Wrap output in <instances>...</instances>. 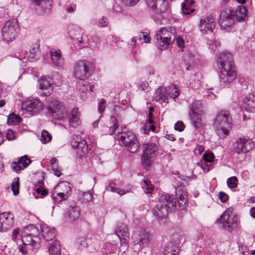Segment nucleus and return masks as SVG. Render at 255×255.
I'll use <instances>...</instances> for the list:
<instances>
[{"mask_svg": "<svg viewBox=\"0 0 255 255\" xmlns=\"http://www.w3.org/2000/svg\"><path fill=\"white\" fill-rule=\"evenodd\" d=\"M231 124L232 118L228 111H221L217 114L213 123V128L220 138L223 139L229 134Z\"/></svg>", "mask_w": 255, "mask_h": 255, "instance_id": "nucleus-3", "label": "nucleus"}, {"mask_svg": "<svg viewBox=\"0 0 255 255\" xmlns=\"http://www.w3.org/2000/svg\"><path fill=\"white\" fill-rule=\"evenodd\" d=\"M109 21L106 16H103L99 20L98 25L101 27H104L108 25Z\"/></svg>", "mask_w": 255, "mask_h": 255, "instance_id": "nucleus-57", "label": "nucleus"}, {"mask_svg": "<svg viewBox=\"0 0 255 255\" xmlns=\"http://www.w3.org/2000/svg\"><path fill=\"white\" fill-rule=\"evenodd\" d=\"M13 215L10 212L0 214V232H6L13 225Z\"/></svg>", "mask_w": 255, "mask_h": 255, "instance_id": "nucleus-16", "label": "nucleus"}, {"mask_svg": "<svg viewBox=\"0 0 255 255\" xmlns=\"http://www.w3.org/2000/svg\"><path fill=\"white\" fill-rule=\"evenodd\" d=\"M204 150V147L201 145H197L194 149V153L196 155H201Z\"/></svg>", "mask_w": 255, "mask_h": 255, "instance_id": "nucleus-61", "label": "nucleus"}, {"mask_svg": "<svg viewBox=\"0 0 255 255\" xmlns=\"http://www.w3.org/2000/svg\"><path fill=\"white\" fill-rule=\"evenodd\" d=\"M193 4V0H185L184 2L181 4V10L183 14L184 15H189L193 12L195 9L191 7Z\"/></svg>", "mask_w": 255, "mask_h": 255, "instance_id": "nucleus-36", "label": "nucleus"}, {"mask_svg": "<svg viewBox=\"0 0 255 255\" xmlns=\"http://www.w3.org/2000/svg\"><path fill=\"white\" fill-rule=\"evenodd\" d=\"M55 193L60 198V200H57L56 198H54L58 203L66 200L71 194L70 183L67 182H62L59 183L55 188Z\"/></svg>", "mask_w": 255, "mask_h": 255, "instance_id": "nucleus-15", "label": "nucleus"}, {"mask_svg": "<svg viewBox=\"0 0 255 255\" xmlns=\"http://www.w3.org/2000/svg\"><path fill=\"white\" fill-rule=\"evenodd\" d=\"M184 239L180 234H173L170 241L166 244L163 249L164 255H179L180 245Z\"/></svg>", "mask_w": 255, "mask_h": 255, "instance_id": "nucleus-10", "label": "nucleus"}, {"mask_svg": "<svg viewBox=\"0 0 255 255\" xmlns=\"http://www.w3.org/2000/svg\"><path fill=\"white\" fill-rule=\"evenodd\" d=\"M249 11L247 6L240 5V22L246 21L248 19Z\"/></svg>", "mask_w": 255, "mask_h": 255, "instance_id": "nucleus-43", "label": "nucleus"}, {"mask_svg": "<svg viewBox=\"0 0 255 255\" xmlns=\"http://www.w3.org/2000/svg\"><path fill=\"white\" fill-rule=\"evenodd\" d=\"M47 109L53 118L59 120L65 119L68 112L67 108L61 102L54 99L48 100Z\"/></svg>", "mask_w": 255, "mask_h": 255, "instance_id": "nucleus-9", "label": "nucleus"}, {"mask_svg": "<svg viewBox=\"0 0 255 255\" xmlns=\"http://www.w3.org/2000/svg\"><path fill=\"white\" fill-rule=\"evenodd\" d=\"M6 137L7 140H12L14 139L15 136L14 135V132L12 130L8 129L7 130L6 134Z\"/></svg>", "mask_w": 255, "mask_h": 255, "instance_id": "nucleus-59", "label": "nucleus"}, {"mask_svg": "<svg viewBox=\"0 0 255 255\" xmlns=\"http://www.w3.org/2000/svg\"><path fill=\"white\" fill-rule=\"evenodd\" d=\"M201 103L199 101L193 102L189 113H201Z\"/></svg>", "mask_w": 255, "mask_h": 255, "instance_id": "nucleus-46", "label": "nucleus"}, {"mask_svg": "<svg viewBox=\"0 0 255 255\" xmlns=\"http://www.w3.org/2000/svg\"><path fill=\"white\" fill-rule=\"evenodd\" d=\"M215 26V21L212 16H207L200 19V29L203 34L208 31L212 32Z\"/></svg>", "mask_w": 255, "mask_h": 255, "instance_id": "nucleus-19", "label": "nucleus"}, {"mask_svg": "<svg viewBox=\"0 0 255 255\" xmlns=\"http://www.w3.org/2000/svg\"><path fill=\"white\" fill-rule=\"evenodd\" d=\"M176 196L178 199L179 207L181 210H184L187 206V192L183 187L178 186L176 189Z\"/></svg>", "mask_w": 255, "mask_h": 255, "instance_id": "nucleus-20", "label": "nucleus"}, {"mask_svg": "<svg viewBox=\"0 0 255 255\" xmlns=\"http://www.w3.org/2000/svg\"><path fill=\"white\" fill-rule=\"evenodd\" d=\"M176 35V29L175 27L161 28L155 34L156 43L161 50L168 48L171 43L175 40Z\"/></svg>", "mask_w": 255, "mask_h": 255, "instance_id": "nucleus-5", "label": "nucleus"}, {"mask_svg": "<svg viewBox=\"0 0 255 255\" xmlns=\"http://www.w3.org/2000/svg\"><path fill=\"white\" fill-rule=\"evenodd\" d=\"M177 45L180 48L184 47V41L180 36H178L176 39Z\"/></svg>", "mask_w": 255, "mask_h": 255, "instance_id": "nucleus-62", "label": "nucleus"}, {"mask_svg": "<svg viewBox=\"0 0 255 255\" xmlns=\"http://www.w3.org/2000/svg\"><path fill=\"white\" fill-rule=\"evenodd\" d=\"M90 63L89 61H79L75 65L73 75L78 80L76 82V88L83 94L81 95L82 99L86 98V92L88 88L91 90V87L89 86L88 79L90 75L89 67Z\"/></svg>", "mask_w": 255, "mask_h": 255, "instance_id": "nucleus-2", "label": "nucleus"}, {"mask_svg": "<svg viewBox=\"0 0 255 255\" xmlns=\"http://www.w3.org/2000/svg\"><path fill=\"white\" fill-rule=\"evenodd\" d=\"M119 141L122 143L131 153L135 152L138 147V141L133 132L124 128L118 135Z\"/></svg>", "mask_w": 255, "mask_h": 255, "instance_id": "nucleus-6", "label": "nucleus"}, {"mask_svg": "<svg viewBox=\"0 0 255 255\" xmlns=\"http://www.w3.org/2000/svg\"><path fill=\"white\" fill-rule=\"evenodd\" d=\"M238 210L233 207H229L222 214L217 222L222 225L225 230L232 232L235 230L238 225Z\"/></svg>", "mask_w": 255, "mask_h": 255, "instance_id": "nucleus-4", "label": "nucleus"}, {"mask_svg": "<svg viewBox=\"0 0 255 255\" xmlns=\"http://www.w3.org/2000/svg\"><path fill=\"white\" fill-rule=\"evenodd\" d=\"M118 127L119 125L116 118L114 116H111L109 125L104 128L103 132L106 134H113Z\"/></svg>", "mask_w": 255, "mask_h": 255, "instance_id": "nucleus-34", "label": "nucleus"}, {"mask_svg": "<svg viewBox=\"0 0 255 255\" xmlns=\"http://www.w3.org/2000/svg\"><path fill=\"white\" fill-rule=\"evenodd\" d=\"M68 120L69 125L70 127L76 128L80 125V114L77 108H74L73 109Z\"/></svg>", "mask_w": 255, "mask_h": 255, "instance_id": "nucleus-31", "label": "nucleus"}, {"mask_svg": "<svg viewBox=\"0 0 255 255\" xmlns=\"http://www.w3.org/2000/svg\"><path fill=\"white\" fill-rule=\"evenodd\" d=\"M72 145L76 149V152L79 155L82 156L88 153V146L84 139L78 138L77 140L72 142Z\"/></svg>", "mask_w": 255, "mask_h": 255, "instance_id": "nucleus-24", "label": "nucleus"}, {"mask_svg": "<svg viewBox=\"0 0 255 255\" xmlns=\"http://www.w3.org/2000/svg\"><path fill=\"white\" fill-rule=\"evenodd\" d=\"M172 87H173L174 91H172V94H171L170 97L172 98L175 99L179 96V92L175 85H174Z\"/></svg>", "mask_w": 255, "mask_h": 255, "instance_id": "nucleus-60", "label": "nucleus"}, {"mask_svg": "<svg viewBox=\"0 0 255 255\" xmlns=\"http://www.w3.org/2000/svg\"><path fill=\"white\" fill-rule=\"evenodd\" d=\"M144 149L141 156L142 163L147 166L150 165L151 161L156 154L157 146L155 143H149L144 145Z\"/></svg>", "mask_w": 255, "mask_h": 255, "instance_id": "nucleus-14", "label": "nucleus"}, {"mask_svg": "<svg viewBox=\"0 0 255 255\" xmlns=\"http://www.w3.org/2000/svg\"><path fill=\"white\" fill-rule=\"evenodd\" d=\"M30 6L41 14L49 10L51 6V0H30Z\"/></svg>", "mask_w": 255, "mask_h": 255, "instance_id": "nucleus-18", "label": "nucleus"}, {"mask_svg": "<svg viewBox=\"0 0 255 255\" xmlns=\"http://www.w3.org/2000/svg\"><path fill=\"white\" fill-rule=\"evenodd\" d=\"M41 231L43 238L47 241H52L55 237L56 230L45 224L41 225Z\"/></svg>", "mask_w": 255, "mask_h": 255, "instance_id": "nucleus-28", "label": "nucleus"}, {"mask_svg": "<svg viewBox=\"0 0 255 255\" xmlns=\"http://www.w3.org/2000/svg\"><path fill=\"white\" fill-rule=\"evenodd\" d=\"M243 105L246 111L255 112V93L247 95L243 100Z\"/></svg>", "mask_w": 255, "mask_h": 255, "instance_id": "nucleus-23", "label": "nucleus"}, {"mask_svg": "<svg viewBox=\"0 0 255 255\" xmlns=\"http://www.w3.org/2000/svg\"><path fill=\"white\" fill-rule=\"evenodd\" d=\"M169 210L165 206H163L158 202L153 208V215L158 219L165 218L168 213Z\"/></svg>", "mask_w": 255, "mask_h": 255, "instance_id": "nucleus-27", "label": "nucleus"}, {"mask_svg": "<svg viewBox=\"0 0 255 255\" xmlns=\"http://www.w3.org/2000/svg\"><path fill=\"white\" fill-rule=\"evenodd\" d=\"M25 230L27 231V233L29 235H31L35 239H36V238L39 239L38 238V236L39 234V230L38 228H36L34 225H29L25 228Z\"/></svg>", "mask_w": 255, "mask_h": 255, "instance_id": "nucleus-38", "label": "nucleus"}, {"mask_svg": "<svg viewBox=\"0 0 255 255\" xmlns=\"http://www.w3.org/2000/svg\"><path fill=\"white\" fill-rule=\"evenodd\" d=\"M29 52L32 58L38 59L40 55V49L39 45L35 44L30 49Z\"/></svg>", "mask_w": 255, "mask_h": 255, "instance_id": "nucleus-47", "label": "nucleus"}, {"mask_svg": "<svg viewBox=\"0 0 255 255\" xmlns=\"http://www.w3.org/2000/svg\"><path fill=\"white\" fill-rule=\"evenodd\" d=\"M140 0H121L122 3L127 6H133Z\"/></svg>", "mask_w": 255, "mask_h": 255, "instance_id": "nucleus-51", "label": "nucleus"}, {"mask_svg": "<svg viewBox=\"0 0 255 255\" xmlns=\"http://www.w3.org/2000/svg\"><path fill=\"white\" fill-rule=\"evenodd\" d=\"M69 36L73 40L75 44H77L79 48L87 46L88 44V38L81 29L79 27H75L69 31Z\"/></svg>", "mask_w": 255, "mask_h": 255, "instance_id": "nucleus-13", "label": "nucleus"}, {"mask_svg": "<svg viewBox=\"0 0 255 255\" xmlns=\"http://www.w3.org/2000/svg\"><path fill=\"white\" fill-rule=\"evenodd\" d=\"M109 188L110 189L111 191L113 192H116L120 195H123L130 191L131 187L130 186L128 185V187H126L125 188L120 189L119 188L113 187L110 184L109 185Z\"/></svg>", "mask_w": 255, "mask_h": 255, "instance_id": "nucleus-40", "label": "nucleus"}, {"mask_svg": "<svg viewBox=\"0 0 255 255\" xmlns=\"http://www.w3.org/2000/svg\"><path fill=\"white\" fill-rule=\"evenodd\" d=\"M18 30L16 20L13 19L7 21L1 30L2 40L7 43L13 41L17 36Z\"/></svg>", "mask_w": 255, "mask_h": 255, "instance_id": "nucleus-11", "label": "nucleus"}, {"mask_svg": "<svg viewBox=\"0 0 255 255\" xmlns=\"http://www.w3.org/2000/svg\"><path fill=\"white\" fill-rule=\"evenodd\" d=\"M152 236L145 230H141L134 233L132 236L133 249L135 252L140 251L142 248L147 246L151 240Z\"/></svg>", "mask_w": 255, "mask_h": 255, "instance_id": "nucleus-7", "label": "nucleus"}, {"mask_svg": "<svg viewBox=\"0 0 255 255\" xmlns=\"http://www.w3.org/2000/svg\"><path fill=\"white\" fill-rule=\"evenodd\" d=\"M189 117L192 125L195 128H200L203 125L201 113H189Z\"/></svg>", "mask_w": 255, "mask_h": 255, "instance_id": "nucleus-32", "label": "nucleus"}, {"mask_svg": "<svg viewBox=\"0 0 255 255\" xmlns=\"http://www.w3.org/2000/svg\"><path fill=\"white\" fill-rule=\"evenodd\" d=\"M169 94L171 95L170 93ZM168 96V92L167 88L160 86L155 90L153 98L156 101H162L165 103H167Z\"/></svg>", "mask_w": 255, "mask_h": 255, "instance_id": "nucleus-30", "label": "nucleus"}, {"mask_svg": "<svg viewBox=\"0 0 255 255\" xmlns=\"http://www.w3.org/2000/svg\"><path fill=\"white\" fill-rule=\"evenodd\" d=\"M140 43H148L150 41L151 38L147 33L140 32L138 33L137 37Z\"/></svg>", "mask_w": 255, "mask_h": 255, "instance_id": "nucleus-44", "label": "nucleus"}, {"mask_svg": "<svg viewBox=\"0 0 255 255\" xmlns=\"http://www.w3.org/2000/svg\"><path fill=\"white\" fill-rule=\"evenodd\" d=\"M163 206L167 208L168 210H175L176 207V201L173 195L168 194L160 196L159 201Z\"/></svg>", "mask_w": 255, "mask_h": 255, "instance_id": "nucleus-21", "label": "nucleus"}, {"mask_svg": "<svg viewBox=\"0 0 255 255\" xmlns=\"http://www.w3.org/2000/svg\"><path fill=\"white\" fill-rule=\"evenodd\" d=\"M255 143L250 138H240V150L243 152H247L253 149Z\"/></svg>", "mask_w": 255, "mask_h": 255, "instance_id": "nucleus-33", "label": "nucleus"}, {"mask_svg": "<svg viewBox=\"0 0 255 255\" xmlns=\"http://www.w3.org/2000/svg\"><path fill=\"white\" fill-rule=\"evenodd\" d=\"M168 7V2L167 0H158L154 3V6L153 7H149L155 11V13L152 14V18L155 22L163 24Z\"/></svg>", "mask_w": 255, "mask_h": 255, "instance_id": "nucleus-12", "label": "nucleus"}, {"mask_svg": "<svg viewBox=\"0 0 255 255\" xmlns=\"http://www.w3.org/2000/svg\"><path fill=\"white\" fill-rule=\"evenodd\" d=\"M48 251L50 255H59L61 251V246L59 242L57 240H52L49 245Z\"/></svg>", "mask_w": 255, "mask_h": 255, "instance_id": "nucleus-35", "label": "nucleus"}, {"mask_svg": "<svg viewBox=\"0 0 255 255\" xmlns=\"http://www.w3.org/2000/svg\"><path fill=\"white\" fill-rule=\"evenodd\" d=\"M116 236H118L120 239H121V238H123L128 237L129 233L128 231V229L125 224L123 223H119L118 225V229L116 231Z\"/></svg>", "mask_w": 255, "mask_h": 255, "instance_id": "nucleus-37", "label": "nucleus"}, {"mask_svg": "<svg viewBox=\"0 0 255 255\" xmlns=\"http://www.w3.org/2000/svg\"><path fill=\"white\" fill-rule=\"evenodd\" d=\"M80 214V208L73 204L69 206L68 209L64 214V217L68 221H75L79 218Z\"/></svg>", "mask_w": 255, "mask_h": 255, "instance_id": "nucleus-26", "label": "nucleus"}, {"mask_svg": "<svg viewBox=\"0 0 255 255\" xmlns=\"http://www.w3.org/2000/svg\"><path fill=\"white\" fill-rule=\"evenodd\" d=\"M142 188L144 190L146 193H151L152 190V185L150 181L147 180H144L141 184Z\"/></svg>", "mask_w": 255, "mask_h": 255, "instance_id": "nucleus-49", "label": "nucleus"}, {"mask_svg": "<svg viewBox=\"0 0 255 255\" xmlns=\"http://www.w3.org/2000/svg\"><path fill=\"white\" fill-rule=\"evenodd\" d=\"M35 191H36L37 193L38 194L41 195L42 196H44L46 195L48 193L46 190L42 189L40 187H38L35 189Z\"/></svg>", "mask_w": 255, "mask_h": 255, "instance_id": "nucleus-63", "label": "nucleus"}, {"mask_svg": "<svg viewBox=\"0 0 255 255\" xmlns=\"http://www.w3.org/2000/svg\"><path fill=\"white\" fill-rule=\"evenodd\" d=\"M21 121V118L19 116L16 115L14 114H10L7 120V123L8 125H15L19 124Z\"/></svg>", "mask_w": 255, "mask_h": 255, "instance_id": "nucleus-42", "label": "nucleus"}, {"mask_svg": "<svg viewBox=\"0 0 255 255\" xmlns=\"http://www.w3.org/2000/svg\"><path fill=\"white\" fill-rule=\"evenodd\" d=\"M39 88L41 90H51L52 85L46 78H41L38 81Z\"/></svg>", "mask_w": 255, "mask_h": 255, "instance_id": "nucleus-41", "label": "nucleus"}, {"mask_svg": "<svg viewBox=\"0 0 255 255\" xmlns=\"http://www.w3.org/2000/svg\"><path fill=\"white\" fill-rule=\"evenodd\" d=\"M214 157V154L211 153H204L203 155V158L205 162H211L212 161L213 158Z\"/></svg>", "mask_w": 255, "mask_h": 255, "instance_id": "nucleus-52", "label": "nucleus"}, {"mask_svg": "<svg viewBox=\"0 0 255 255\" xmlns=\"http://www.w3.org/2000/svg\"><path fill=\"white\" fill-rule=\"evenodd\" d=\"M51 134L46 130L43 129L41 131L40 140L43 144H46L52 140Z\"/></svg>", "mask_w": 255, "mask_h": 255, "instance_id": "nucleus-39", "label": "nucleus"}, {"mask_svg": "<svg viewBox=\"0 0 255 255\" xmlns=\"http://www.w3.org/2000/svg\"><path fill=\"white\" fill-rule=\"evenodd\" d=\"M19 178H17V181L15 182H12L11 184V190L13 191L14 195H17L19 193Z\"/></svg>", "mask_w": 255, "mask_h": 255, "instance_id": "nucleus-55", "label": "nucleus"}, {"mask_svg": "<svg viewBox=\"0 0 255 255\" xmlns=\"http://www.w3.org/2000/svg\"><path fill=\"white\" fill-rule=\"evenodd\" d=\"M75 244L77 247L80 250L86 247L87 245L86 239L84 237L78 238L75 241Z\"/></svg>", "mask_w": 255, "mask_h": 255, "instance_id": "nucleus-48", "label": "nucleus"}, {"mask_svg": "<svg viewBox=\"0 0 255 255\" xmlns=\"http://www.w3.org/2000/svg\"><path fill=\"white\" fill-rule=\"evenodd\" d=\"M209 45V48L214 51H215L217 48L221 45V42L217 40L210 41Z\"/></svg>", "mask_w": 255, "mask_h": 255, "instance_id": "nucleus-50", "label": "nucleus"}, {"mask_svg": "<svg viewBox=\"0 0 255 255\" xmlns=\"http://www.w3.org/2000/svg\"><path fill=\"white\" fill-rule=\"evenodd\" d=\"M197 165L201 167L206 173L208 172L210 170L209 165L202 160L197 162Z\"/></svg>", "mask_w": 255, "mask_h": 255, "instance_id": "nucleus-53", "label": "nucleus"}, {"mask_svg": "<svg viewBox=\"0 0 255 255\" xmlns=\"http://www.w3.org/2000/svg\"><path fill=\"white\" fill-rule=\"evenodd\" d=\"M106 103V101L105 99H102L98 104V110L101 114H103L105 110Z\"/></svg>", "mask_w": 255, "mask_h": 255, "instance_id": "nucleus-54", "label": "nucleus"}, {"mask_svg": "<svg viewBox=\"0 0 255 255\" xmlns=\"http://www.w3.org/2000/svg\"><path fill=\"white\" fill-rule=\"evenodd\" d=\"M52 170L54 171V175L57 177H60L62 175L61 170L59 168L58 166L56 167H54L52 168Z\"/></svg>", "mask_w": 255, "mask_h": 255, "instance_id": "nucleus-64", "label": "nucleus"}, {"mask_svg": "<svg viewBox=\"0 0 255 255\" xmlns=\"http://www.w3.org/2000/svg\"><path fill=\"white\" fill-rule=\"evenodd\" d=\"M185 128V125L181 121L177 122L174 125V129L179 131H182Z\"/></svg>", "mask_w": 255, "mask_h": 255, "instance_id": "nucleus-56", "label": "nucleus"}, {"mask_svg": "<svg viewBox=\"0 0 255 255\" xmlns=\"http://www.w3.org/2000/svg\"><path fill=\"white\" fill-rule=\"evenodd\" d=\"M20 241L24 246L29 245L35 249L38 248L40 243V239L36 238L35 239L31 235H29L25 230L24 233L21 235Z\"/></svg>", "mask_w": 255, "mask_h": 255, "instance_id": "nucleus-25", "label": "nucleus"}, {"mask_svg": "<svg viewBox=\"0 0 255 255\" xmlns=\"http://www.w3.org/2000/svg\"><path fill=\"white\" fill-rule=\"evenodd\" d=\"M217 64L220 70V84L224 87L228 86L236 76L233 55L227 51L220 53L217 59Z\"/></svg>", "mask_w": 255, "mask_h": 255, "instance_id": "nucleus-1", "label": "nucleus"}, {"mask_svg": "<svg viewBox=\"0 0 255 255\" xmlns=\"http://www.w3.org/2000/svg\"><path fill=\"white\" fill-rule=\"evenodd\" d=\"M228 186L231 189L233 190L237 188L238 184V179L236 176H232L229 178L227 180Z\"/></svg>", "mask_w": 255, "mask_h": 255, "instance_id": "nucleus-45", "label": "nucleus"}, {"mask_svg": "<svg viewBox=\"0 0 255 255\" xmlns=\"http://www.w3.org/2000/svg\"><path fill=\"white\" fill-rule=\"evenodd\" d=\"M219 198L223 203L226 202L229 199L228 195L225 192L222 191L219 193Z\"/></svg>", "mask_w": 255, "mask_h": 255, "instance_id": "nucleus-58", "label": "nucleus"}, {"mask_svg": "<svg viewBox=\"0 0 255 255\" xmlns=\"http://www.w3.org/2000/svg\"><path fill=\"white\" fill-rule=\"evenodd\" d=\"M22 107L31 115H35L42 109L43 104L39 99L29 100L24 102Z\"/></svg>", "mask_w": 255, "mask_h": 255, "instance_id": "nucleus-17", "label": "nucleus"}, {"mask_svg": "<svg viewBox=\"0 0 255 255\" xmlns=\"http://www.w3.org/2000/svg\"><path fill=\"white\" fill-rule=\"evenodd\" d=\"M31 162V160L28 158V156L24 155L20 157L17 162H12L11 167L14 171L17 173L27 167Z\"/></svg>", "mask_w": 255, "mask_h": 255, "instance_id": "nucleus-22", "label": "nucleus"}, {"mask_svg": "<svg viewBox=\"0 0 255 255\" xmlns=\"http://www.w3.org/2000/svg\"><path fill=\"white\" fill-rule=\"evenodd\" d=\"M237 11L226 9L221 12L219 18V24L223 30H230L235 24V18L238 20L237 16Z\"/></svg>", "mask_w": 255, "mask_h": 255, "instance_id": "nucleus-8", "label": "nucleus"}, {"mask_svg": "<svg viewBox=\"0 0 255 255\" xmlns=\"http://www.w3.org/2000/svg\"><path fill=\"white\" fill-rule=\"evenodd\" d=\"M50 58L52 63L57 67H61L64 64V60L62 56L60 50L51 51L50 52Z\"/></svg>", "mask_w": 255, "mask_h": 255, "instance_id": "nucleus-29", "label": "nucleus"}]
</instances>
